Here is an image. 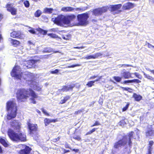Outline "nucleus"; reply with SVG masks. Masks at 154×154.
Wrapping results in <instances>:
<instances>
[{
	"label": "nucleus",
	"mask_w": 154,
	"mask_h": 154,
	"mask_svg": "<svg viewBox=\"0 0 154 154\" xmlns=\"http://www.w3.org/2000/svg\"><path fill=\"white\" fill-rule=\"evenodd\" d=\"M16 95L17 97L19 100L26 99L30 95L31 103L33 104L36 103L35 99L37 97V96L35 94V92L30 88L29 89H18L16 92Z\"/></svg>",
	"instance_id": "nucleus-1"
},
{
	"label": "nucleus",
	"mask_w": 154,
	"mask_h": 154,
	"mask_svg": "<svg viewBox=\"0 0 154 154\" xmlns=\"http://www.w3.org/2000/svg\"><path fill=\"white\" fill-rule=\"evenodd\" d=\"M76 18V16L73 14H71L64 16L60 15L57 17L53 18L52 21L58 25L63 26V24H69L71 21H73Z\"/></svg>",
	"instance_id": "nucleus-2"
},
{
	"label": "nucleus",
	"mask_w": 154,
	"mask_h": 154,
	"mask_svg": "<svg viewBox=\"0 0 154 154\" xmlns=\"http://www.w3.org/2000/svg\"><path fill=\"white\" fill-rule=\"evenodd\" d=\"M7 108L8 111L7 119L10 120L14 118L17 114V106L14 101H8L7 104Z\"/></svg>",
	"instance_id": "nucleus-3"
},
{
	"label": "nucleus",
	"mask_w": 154,
	"mask_h": 154,
	"mask_svg": "<svg viewBox=\"0 0 154 154\" xmlns=\"http://www.w3.org/2000/svg\"><path fill=\"white\" fill-rule=\"evenodd\" d=\"M8 135L10 138L14 141H24L26 140V135L21 133H16L11 129L8 131Z\"/></svg>",
	"instance_id": "nucleus-4"
},
{
	"label": "nucleus",
	"mask_w": 154,
	"mask_h": 154,
	"mask_svg": "<svg viewBox=\"0 0 154 154\" xmlns=\"http://www.w3.org/2000/svg\"><path fill=\"white\" fill-rule=\"evenodd\" d=\"M20 72L21 69L20 67L19 66H15L13 69L11 73V75L12 76L14 77L16 79L20 80L26 79V77L24 75H26L25 72H21L20 73Z\"/></svg>",
	"instance_id": "nucleus-5"
},
{
	"label": "nucleus",
	"mask_w": 154,
	"mask_h": 154,
	"mask_svg": "<svg viewBox=\"0 0 154 154\" xmlns=\"http://www.w3.org/2000/svg\"><path fill=\"white\" fill-rule=\"evenodd\" d=\"M89 17L88 14L84 13L78 15L77 19L79 21L78 24L81 26H85L88 23L87 19Z\"/></svg>",
	"instance_id": "nucleus-6"
},
{
	"label": "nucleus",
	"mask_w": 154,
	"mask_h": 154,
	"mask_svg": "<svg viewBox=\"0 0 154 154\" xmlns=\"http://www.w3.org/2000/svg\"><path fill=\"white\" fill-rule=\"evenodd\" d=\"M108 8L107 6L99 8L94 9L93 11V14L95 16H98L102 15L103 13L106 12Z\"/></svg>",
	"instance_id": "nucleus-7"
},
{
	"label": "nucleus",
	"mask_w": 154,
	"mask_h": 154,
	"mask_svg": "<svg viewBox=\"0 0 154 154\" xmlns=\"http://www.w3.org/2000/svg\"><path fill=\"white\" fill-rule=\"evenodd\" d=\"M128 143V142L127 140V138L123 137L122 139L119 140L114 144V147L115 148L119 149L122 146H125Z\"/></svg>",
	"instance_id": "nucleus-8"
},
{
	"label": "nucleus",
	"mask_w": 154,
	"mask_h": 154,
	"mask_svg": "<svg viewBox=\"0 0 154 154\" xmlns=\"http://www.w3.org/2000/svg\"><path fill=\"white\" fill-rule=\"evenodd\" d=\"M28 126L29 130V134L33 136L37 131V125L36 124H33L30 123H28Z\"/></svg>",
	"instance_id": "nucleus-9"
},
{
	"label": "nucleus",
	"mask_w": 154,
	"mask_h": 154,
	"mask_svg": "<svg viewBox=\"0 0 154 154\" xmlns=\"http://www.w3.org/2000/svg\"><path fill=\"white\" fill-rule=\"evenodd\" d=\"M19 148L23 149L19 152V154H29L30 153L31 149L29 146L23 144L19 145Z\"/></svg>",
	"instance_id": "nucleus-10"
},
{
	"label": "nucleus",
	"mask_w": 154,
	"mask_h": 154,
	"mask_svg": "<svg viewBox=\"0 0 154 154\" xmlns=\"http://www.w3.org/2000/svg\"><path fill=\"white\" fill-rule=\"evenodd\" d=\"M30 86L37 91H40L42 88L41 86L39 85L37 82L33 81L31 82Z\"/></svg>",
	"instance_id": "nucleus-11"
},
{
	"label": "nucleus",
	"mask_w": 154,
	"mask_h": 154,
	"mask_svg": "<svg viewBox=\"0 0 154 154\" xmlns=\"http://www.w3.org/2000/svg\"><path fill=\"white\" fill-rule=\"evenodd\" d=\"M102 55V54L100 53H97L93 55L87 56L85 57H84V58L87 59H95L101 56Z\"/></svg>",
	"instance_id": "nucleus-12"
},
{
	"label": "nucleus",
	"mask_w": 154,
	"mask_h": 154,
	"mask_svg": "<svg viewBox=\"0 0 154 154\" xmlns=\"http://www.w3.org/2000/svg\"><path fill=\"white\" fill-rule=\"evenodd\" d=\"M7 10L11 12V14L13 15H15L16 14L17 10L14 7H12L11 5L10 4H8L7 5Z\"/></svg>",
	"instance_id": "nucleus-13"
},
{
	"label": "nucleus",
	"mask_w": 154,
	"mask_h": 154,
	"mask_svg": "<svg viewBox=\"0 0 154 154\" xmlns=\"http://www.w3.org/2000/svg\"><path fill=\"white\" fill-rule=\"evenodd\" d=\"M133 133L134 132L133 131H131L128 134V136H126L124 137L127 138V140L128 141V145L129 147H131L132 146V142L131 141V140L132 137Z\"/></svg>",
	"instance_id": "nucleus-14"
},
{
	"label": "nucleus",
	"mask_w": 154,
	"mask_h": 154,
	"mask_svg": "<svg viewBox=\"0 0 154 154\" xmlns=\"http://www.w3.org/2000/svg\"><path fill=\"white\" fill-rule=\"evenodd\" d=\"M145 134L147 137H153L154 136V130L151 128H148L145 132Z\"/></svg>",
	"instance_id": "nucleus-15"
},
{
	"label": "nucleus",
	"mask_w": 154,
	"mask_h": 154,
	"mask_svg": "<svg viewBox=\"0 0 154 154\" xmlns=\"http://www.w3.org/2000/svg\"><path fill=\"white\" fill-rule=\"evenodd\" d=\"M134 7V4L130 2L125 3L122 7L124 10H129L132 8Z\"/></svg>",
	"instance_id": "nucleus-16"
},
{
	"label": "nucleus",
	"mask_w": 154,
	"mask_h": 154,
	"mask_svg": "<svg viewBox=\"0 0 154 154\" xmlns=\"http://www.w3.org/2000/svg\"><path fill=\"white\" fill-rule=\"evenodd\" d=\"M74 86V85L73 84L67 86H63L62 89L60 90V91H67L69 90H72Z\"/></svg>",
	"instance_id": "nucleus-17"
},
{
	"label": "nucleus",
	"mask_w": 154,
	"mask_h": 154,
	"mask_svg": "<svg viewBox=\"0 0 154 154\" xmlns=\"http://www.w3.org/2000/svg\"><path fill=\"white\" fill-rule=\"evenodd\" d=\"M121 75L122 77L126 79H129L131 77V73L125 71V69L122 72Z\"/></svg>",
	"instance_id": "nucleus-18"
},
{
	"label": "nucleus",
	"mask_w": 154,
	"mask_h": 154,
	"mask_svg": "<svg viewBox=\"0 0 154 154\" xmlns=\"http://www.w3.org/2000/svg\"><path fill=\"white\" fill-rule=\"evenodd\" d=\"M11 123V125L12 127L15 128L17 130H19L20 129V125L17 122L14 121Z\"/></svg>",
	"instance_id": "nucleus-19"
},
{
	"label": "nucleus",
	"mask_w": 154,
	"mask_h": 154,
	"mask_svg": "<svg viewBox=\"0 0 154 154\" xmlns=\"http://www.w3.org/2000/svg\"><path fill=\"white\" fill-rule=\"evenodd\" d=\"M39 61L38 60H31L28 61V63L29 64V66H27V68H31L32 65L36 62Z\"/></svg>",
	"instance_id": "nucleus-20"
},
{
	"label": "nucleus",
	"mask_w": 154,
	"mask_h": 154,
	"mask_svg": "<svg viewBox=\"0 0 154 154\" xmlns=\"http://www.w3.org/2000/svg\"><path fill=\"white\" fill-rule=\"evenodd\" d=\"M121 4H118L111 6L110 10L112 11H117L120 8L122 7Z\"/></svg>",
	"instance_id": "nucleus-21"
},
{
	"label": "nucleus",
	"mask_w": 154,
	"mask_h": 154,
	"mask_svg": "<svg viewBox=\"0 0 154 154\" xmlns=\"http://www.w3.org/2000/svg\"><path fill=\"white\" fill-rule=\"evenodd\" d=\"M75 8L71 7H63L61 8V11L64 12H71L73 11Z\"/></svg>",
	"instance_id": "nucleus-22"
},
{
	"label": "nucleus",
	"mask_w": 154,
	"mask_h": 154,
	"mask_svg": "<svg viewBox=\"0 0 154 154\" xmlns=\"http://www.w3.org/2000/svg\"><path fill=\"white\" fill-rule=\"evenodd\" d=\"M11 37L13 38H20V33L16 31H14L11 33Z\"/></svg>",
	"instance_id": "nucleus-23"
},
{
	"label": "nucleus",
	"mask_w": 154,
	"mask_h": 154,
	"mask_svg": "<svg viewBox=\"0 0 154 154\" xmlns=\"http://www.w3.org/2000/svg\"><path fill=\"white\" fill-rule=\"evenodd\" d=\"M55 122V120L54 119H50L46 118L44 120V122L45 126L48 125L51 122Z\"/></svg>",
	"instance_id": "nucleus-24"
},
{
	"label": "nucleus",
	"mask_w": 154,
	"mask_h": 154,
	"mask_svg": "<svg viewBox=\"0 0 154 154\" xmlns=\"http://www.w3.org/2000/svg\"><path fill=\"white\" fill-rule=\"evenodd\" d=\"M133 97L134 98L135 100L137 101H139L142 98V97L141 96L137 94L136 93H134L133 94Z\"/></svg>",
	"instance_id": "nucleus-25"
},
{
	"label": "nucleus",
	"mask_w": 154,
	"mask_h": 154,
	"mask_svg": "<svg viewBox=\"0 0 154 154\" xmlns=\"http://www.w3.org/2000/svg\"><path fill=\"white\" fill-rule=\"evenodd\" d=\"M9 41L11 42V43L14 46H16L20 44L19 41L16 40H13L11 38H9Z\"/></svg>",
	"instance_id": "nucleus-26"
},
{
	"label": "nucleus",
	"mask_w": 154,
	"mask_h": 154,
	"mask_svg": "<svg viewBox=\"0 0 154 154\" xmlns=\"http://www.w3.org/2000/svg\"><path fill=\"white\" fill-rule=\"evenodd\" d=\"M53 9L52 8H46L44 9L43 13L50 14L52 13Z\"/></svg>",
	"instance_id": "nucleus-27"
},
{
	"label": "nucleus",
	"mask_w": 154,
	"mask_h": 154,
	"mask_svg": "<svg viewBox=\"0 0 154 154\" xmlns=\"http://www.w3.org/2000/svg\"><path fill=\"white\" fill-rule=\"evenodd\" d=\"M70 98V97L69 96H67L64 97L63 100H61L60 102V103L61 104H63L69 100Z\"/></svg>",
	"instance_id": "nucleus-28"
},
{
	"label": "nucleus",
	"mask_w": 154,
	"mask_h": 154,
	"mask_svg": "<svg viewBox=\"0 0 154 154\" xmlns=\"http://www.w3.org/2000/svg\"><path fill=\"white\" fill-rule=\"evenodd\" d=\"M0 143L4 146L7 147L8 146V144L5 140L2 138H0Z\"/></svg>",
	"instance_id": "nucleus-29"
},
{
	"label": "nucleus",
	"mask_w": 154,
	"mask_h": 154,
	"mask_svg": "<svg viewBox=\"0 0 154 154\" xmlns=\"http://www.w3.org/2000/svg\"><path fill=\"white\" fill-rule=\"evenodd\" d=\"M42 13V11L40 10H38L35 13V16L36 17H38L40 16Z\"/></svg>",
	"instance_id": "nucleus-30"
},
{
	"label": "nucleus",
	"mask_w": 154,
	"mask_h": 154,
	"mask_svg": "<svg viewBox=\"0 0 154 154\" xmlns=\"http://www.w3.org/2000/svg\"><path fill=\"white\" fill-rule=\"evenodd\" d=\"M52 49L50 48H46L44 49L43 52L44 53H49L52 51Z\"/></svg>",
	"instance_id": "nucleus-31"
},
{
	"label": "nucleus",
	"mask_w": 154,
	"mask_h": 154,
	"mask_svg": "<svg viewBox=\"0 0 154 154\" xmlns=\"http://www.w3.org/2000/svg\"><path fill=\"white\" fill-rule=\"evenodd\" d=\"M87 9V7L77 8H75L74 10L76 11H82Z\"/></svg>",
	"instance_id": "nucleus-32"
},
{
	"label": "nucleus",
	"mask_w": 154,
	"mask_h": 154,
	"mask_svg": "<svg viewBox=\"0 0 154 154\" xmlns=\"http://www.w3.org/2000/svg\"><path fill=\"white\" fill-rule=\"evenodd\" d=\"M37 30L38 31L41 33L43 34L44 35H46L47 34V31L41 28H38Z\"/></svg>",
	"instance_id": "nucleus-33"
},
{
	"label": "nucleus",
	"mask_w": 154,
	"mask_h": 154,
	"mask_svg": "<svg viewBox=\"0 0 154 154\" xmlns=\"http://www.w3.org/2000/svg\"><path fill=\"white\" fill-rule=\"evenodd\" d=\"M143 75L147 79L150 80H153V78L149 75L147 74H146L144 72H143Z\"/></svg>",
	"instance_id": "nucleus-34"
},
{
	"label": "nucleus",
	"mask_w": 154,
	"mask_h": 154,
	"mask_svg": "<svg viewBox=\"0 0 154 154\" xmlns=\"http://www.w3.org/2000/svg\"><path fill=\"white\" fill-rule=\"evenodd\" d=\"M94 83L93 81H91L88 82L86 85L89 87H91L94 85Z\"/></svg>",
	"instance_id": "nucleus-35"
},
{
	"label": "nucleus",
	"mask_w": 154,
	"mask_h": 154,
	"mask_svg": "<svg viewBox=\"0 0 154 154\" xmlns=\"http://www.w3.org/2000/svg\"><path fill=\"white\" fill-rule=\"evenodd\" d=\"M24 6L26 8H28L29 6V1L27 0H26L24 1L23 2Z\"/></svg>",
	"instance_id": "nucleus-36"
},
{
	"label": "nucleus",
	"mask_w": 154,
	"mask_h": 154,
	"mask_svg": "<svg viewBox=\"0 0 154 154\" xmlns=\"http://www.w3.org/2000/svg\"><path fill=\"white\" fill-rule=\"evenodd\" d=\"M114 79L117 82H120L122 79V78L119 76H115L114 77Z\"/></svg>",
	"instance_id": "nucleus-37"
},
{
	"label": "nucleus",
	"mask_w": 154,
	"mask_h": 154,
	"mask_svg": "<svg viewBox=\"0 0 154 154\" xmlns=\"http://www.w3.org/2000/svg\"><path fill=\"white\" fill-rule=\"evenodd\" d=\"M126 124V123L124 120L121 121L119 123V124L121 126H123Z\"/></svg>",
	"instance_id": "nucleus-38"
},
{
	"label": "nucleus",
	"mask_w": 154,
	"mask_h": 154,
	"mask_svg": "<svg viewBox=\"0 0 154 154\" xmlns=\"http://www.w3.org/2000/svg\"><path fill=\"white\" fill-rule=\"evenodd\" d=\"M73 139L77 140L78 141H80L81 140V137L78 136L74 135L73 136Z\"/></svg>",
	"instance_id": "nucleus-39"
},
{
	"label": "nucleus",
	"mask_w": 154,
	"mask_h": 154,
	"mask_svg": "<svg viewBox=\"0 0 154 154\" xmlns=\"http://www.w3.org/2000/svg\"><path fill=\"white\" fill-rule=\"evenodd\" d=\"M48 35L52 38H57L58 37V36L56 35L53 33L49 34Z\"/></svg>",
	"instance_id": "nucleus-40"
},
{
	"label": "nucleus",
	"mask_w": 154,
	"mask_h": 154,
	"mask_svg": "<svg viewBox=\"0 0 154 154\" xmlns=\"http://www.w3.org/2000/svg\"><path fill=\"white\" fill-rule=\"evenodd\" d=\"M132 83L133 82H135L136 83H139L141 82V81L138 79H134L133 80H131Z\"/></svg>",
	"instance_id": "nucleus-41"
},
{
	"label": "nucleus",
	"mask_w": 154,
	"mask_h": 154,
	"mask_svg": "<svg viewBox=\"0 0 154 154\" xmlns=\"http://www.w3.org/2000/svg\"><path fill=\"white\" fill-rule=\"evenodd\" d=\"M61 149H62V151H63V152H62L63 154H64L66 153L70 152V151L69 150H66L63 148H62Z\"/></svg>",
	"instance_id": "nucleus-42"
},
{
	"label": "nucleus",
	"mask_w": 154,
	"mask_h": 154,
	"mask_svg": "<svg viewBox=\"0 0 154 154\" xmlns=\"http://www.w3.org/2000/svg\"><path fill=\"white\" fill-rule=\"evenodd\" d=\"M63 38L64 39L66 40H69L70 38V35H66L65 36H63Z\"/></svg>",
	"instance_id": "nucleus-43"
},
{
	"label": "nucleus",
	"mask_w": 154,
	"mask_h": 154,
	"mask_svg": "<svg viewBox=\"0 0 154 154\" xmlns=\"http://www.w3.org/2000/svg\"><path fill=\"white\" fill-rule=\"evenodd\" d=\"M29 31L32 34H35V32L34 29L32 28H31V29L29 30Z\"/></svg>",
	"instance_id": "nucleus-44"
},
{
	"label": "nucleus",
	"mask_w": 154,
	"mask_h": 154,
	"mask_svg": "<svg viewBox=\"0 0 154 154\" xmlns=\"http://www.w3.org/2000/svg\"><path fill=\"white\" fill-rule=\"evenodd\" d=\"M59 72V70L58 69H56L54 71H51L50 73L53 74L57 73Z\"/></svg>",
	"instance_id": "nucleus-45"
},
{
	"label": "nucleus",
	"mask_w": 154,
	"mask_h": 154,
	"mask_svg": "<svg viewBox=\"0 0 154 154\" xmlns=\"http://www.w3.org/2000/svg\"><path fill=\"white\" fill-rule=\"evenodd\" d=\"M129 105V103L127 104L126 105V106L123 108V109H122L123 111H125L128 108Z\"/></svg>",
	"instance_id": "nucleus-46"
},
{
	"label": "nucleus",
	"mask_w": 154,
	"mask_h": 154,
	"mask_svg": "<svg viewBox=\"0 0 154 154\" xmlns=\"http://www.w3.org/2000/svg\"><path fill=\"white\" fill-rule=\"evenodd\" d=\"M23 64L25 65H23L24 66L23 68L25 69L27 68V66H29V64L28 63V61H27L25 62H24Z\"/></svg>",
	"instance_id": "nucleus-47"
},
{
	"label": "nucleus",
	"mask_w": 154,
	"mask_h": 154,
	"mask_svg": "<svg viewBox=\"0 0 154 154\" xmlns=\"http://www.w3.org/2000/svg\"><path fill=\"white\" fill-rule=\"evenodd\" d=\"M58 31L57 28H53L50 30V31L54 32H57Z\"/></svg>",
	"instance_id": "nucleus-48"
},
{
	"label": "nucleus",
	"mask_w": 154,
	"mask_h": 154,
	"mask_svg": "<svg viewBox=\"0 0 154 154\" xmlns=\"http://www.w3.org/2000/svg\"><path fill=\"white\" fill-rule=\"evenodd\" d=\"M152 148L150 147L148 148V153L147 154H151V151L152 150Z\"/></svg>",
	"instance_id": "nucleus-49"
},
{
	"label": "nucleus",
	"mask_w": 154,
	"mask_h": 154,
	"mask_svg": "<svg viewBox=\"0 0 154 154\" xmlns=\"http://www.w3.org/2000/svg\"><path fill=\"white\" fill-rule=\"evenodd\" d=\"M80 65L78 64H75V65H72L69 66L67 67L68 68H73L75 67L78 66H80Z\"/></svg>",
	"instance_id": "nucleus-50"
},
{
	"label": "nucleus",
	"mask_w": 154,
	"mask_h": 154,
	"mask_svg": "<svg viewBox=\"0 0 154 154\" xmlns=\"http://www.w3.org/2000/svg\"><path fill=\"white\" fill-rule=\"evenodd\" d=\"M147 46L149 48H152L154 50V46L150 44L149 43H148Z\"/></svg>",
	"instance_id": "nucleus-51"
},
{
	"label": "nucleus",
	"mask_w": 154,
	"mask_h": 154,
	"mask_svg": "<svg viewBox=\"0 0 154 154\" xmlns=\"http://www.w3.org/2000/svg\"><path fill=\"white\" fill-rule=\"evenodd\" d=\"M65 147L66 148H69L70 149H72V148L69 147V144L67 143H65Z\"/></svg>",
	"instance_id": "nucleus-52"
},
{
	"label": "nucleus",
	"mask_w": 154,
	"mask_h": 154,
	"mask_svg": "<svg viewBox=\"0 0 154 154\" xmlns=\"http://www.w3.org/2000/svg\"><path fill=\"white\" fill-rule=\"evenodd\" d=\"M119 65L121 66H132V65H129V64H121L120 65Z\"/></svg>",
	"instance_id": "nucleus-53"
},
{
	"label": "nucleus",
	"mask_w": 154,
	"mask_h": 154,
	"mask_svg": "<svg viewBox=\"0 0 154 154\" xmlns=\"http://www.w3.org/2000/svg\"><path fill=\"white\" fill-rule=\"evenodd\" d=\"M132 83L131 80H128L125 81L123 83L124 84H126L127 83Z\"/></svg>",
	"instance_id": "nucleus-54"
},
{
	"label": "nucleus",
	"mask_w": 154,
	"mask_h": 154,
	"mask_svg": "<svg viewBox=\"0 0 154 154\" xmlns=\"http://www.w3.org/2000/svg\"><path fill=\"white\" fill-rule=\"evenodd\" d=\"M42 111L43 112V113H44L45 115H47V116L49 115L48 113L44 109H42Z\"/></svg>",
	"instance_id": "nucleus-55"
},
{
	"label": "nucleus",
	"mask_w": 154,
	"mask_h": 154,
	"mask_svg": "<svg viewBox=\"0 0 154 154\" xmlns=\"http://www.w3.org/2000/svg\"><path fill=\"white\" fill-rule=\"evenodd\" d=\"M100 125V123H99L97 122H95V123L93 125H92V126H96V125Z\"/></svg>",
	"instance_id": "nucleus-56"
},
{
	"label": "nucleus",
	"mask_w": 154,
	"mask_h": 154,
	"mask_svg": "<svg viewBox=\"0 0 154 154\" xmlns=\"http://www.w3.org/2000/svg\"><path fill=\"white\" fill-rule=\"evenodd\" d=\"M153 144H154V142H153V141L151 140L149 142V145H151L152 146L153 145Z\"/></svg>",
	"instance_id": "nucleus-57"
},
{
	"label": "nucleus",
	"mask_w": 154,
	"mask_h": 154,
	"mask_svg": "<svg viewBox=\"0 0 154 154\" xmlns=\"http://www.w3.org/2000/svg\"><path fill=\"white\" fill-rule=\"evenodd\" d=\"M97 77V76L94 75V76H92L90 78V79H94L96 78Z\"/></svg>",
	"instance_id": "nucleus-58"
},
{
	"label": "nucleus",
	"mask_w": 154,
	"mask_h": 154,
	"mask_svg": "<svg viewBox=\"0 0 154 154\" xmlns=\"http://www.w3.org/2000/svg\"><path fill=\"white\" fill-rule=\"evenodd\" d=\"M60 138V137H57L56 139H54V142L57 141L58 140H59Z\"/></svg>",
	"instance_id": "nucleus-59"
},
{
	"label": "nucleus",
	"mask_w": 154,
	"mask_h": 154,
	"mask_svg": "<svg viewBox=\"0 0 154 154\" xmlns=\"http://www.w3.org/2000/svg\"><path fill=\"white\" fill-rule=\"evenodd\" d=\"M84 48V47L83 46H82L81 47H74V48H76V49H82V48Z\"/></svg>",
	"instance_id": "nucleus-60"
},
{
	"label": "nucleus",
	"mask_w": 154,
	"mask_h": 154,
	"mask_svg": "<svg viewBox=\"0 0 154 154\" xmlns=\"http://www.w3.org/2000/svg\"><path fill=\"white\" fill-rule=\"evenodd\" d=\"M72 150L75 152H77L79 151V149H72Z\"/></svg>",
	"instance_id": "nucleus-61"
},
{
	"label": "nucleus",
	"mask_w": 154,
	"mask_h": 154,
	"mask_svg": "<svg viewBox=\"0 0 154 154\" xmlns=\"http://www.w3.org/2000/svg\"><path fill=\"white\" fill-rule=\"evenodd\" d=\"M129 88L122 87V89L126 91H128Z\"/></svg>",
	"instance_id": "nucleus-62"
},
{
	"label": "nucleus",
	"mask_w": 154,
	"mask_h": 154,
	"mask_svg": "<svg viewBox=\"0 0 154 154\" xmlns=\"http://www.w3.org/2000/svg\"><path fill=\"white\" fill-rule=\"evenodd\" d=\"M128 91L129 92L132 93V89L130 88H129Z\"/></svg>",
	"instance_id": "nucleus-63"
},
{
	"label": "nucleus",
	"mask_w": 154,
	"mask_h": 154,
	"mask_svg": "<svg viewBox=\"0 0 154 154\" xmlns=\"http://www.w3.org/2000/svg\"><path fill=\"white\" fill-rule=\"evenodd\" d=\"M82 111L81 110H78V111H76L75 112V113L76 114H78L79 113H80Z\"/></svg>",
	"instance_id": "nucleus-64"
}]
</instances>
